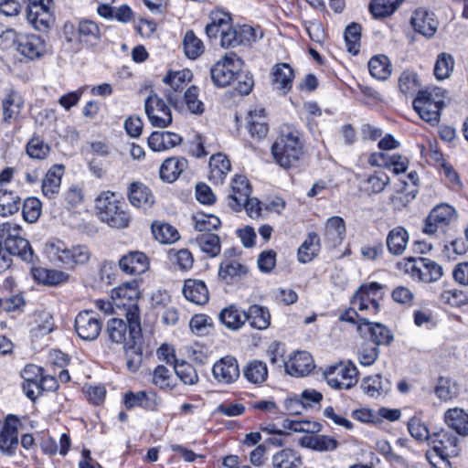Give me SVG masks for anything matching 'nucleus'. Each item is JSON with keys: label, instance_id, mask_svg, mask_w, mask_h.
<instances>
[{"label": "nucleus", "instance_id": "f257e3e1", "mask_svg": "<svg viewBox=\"0 0 468 468\" xmlns=\"http://www.w3.org/2000/svg\"><path fill=\"white\" fill-rule=\"evenodd\" d=\"M271 154L282 167L294 166L303 154L299 132L289 125L282 126L280 137L271 146Z\"/></svg>", "mask_w": 468, "mask_h": 468}, {"label": "nucleus", "instance_id": "f03ea898", "mask_svg": "<svg viewBox=\"0 0 468 468\" xmlns=\"http://www.w3.org/2000/svg\"><path fill=\"white\" fill-rule=\"evenodd\" d=\"M45 252L55 264L62 265L69 270H74L79 265L87 264L91 257V252L84 245H76L68 248L59 239L49 240L45 245Z\"/></svg>", "mask_w": 468, "mask_h": 468}, {"label": "nucleus", "instance_id": "7ed1b4c3", "mask_svg": "<svg viewBox=\"0 0 468 468\" xmlns=\"http://www.w3.org/2000/svg\"><path fill=\"white\" fill-rule=\"evenodd\" d=\"M96 210L99 218L111 228L124 229L130 224L131 216L125 203L113 192H102L96 198Z\"/></svg>", "mask_w": 468, "mask_h": 468}, {"label": "nucleus", "instance_id": "20e7f679", "mask_svg": "<svg viewBox=\"0 0 468 468\" xmlns=\"http://www.w3.org/2000/svg\"><path fill=\"white\" fill-rule=\"evenodd\" d=\"M444 93L441 88H427L419 91L413 101V108L420 117L431 124H437L440 121V113L444 106Z\"/></svg>", "mask_w": 468, "mask_h": 468}, {"label": "nucleus", "instance_id": "39448f33", "mask_svg": "<svg viewBox=\"0 0 468 468\" xmlns=\"http://www.w3.org/2000/svg\"><path fill=\"white\" fill-rule=\"evenodd\" d=\"M112 298L117 308L125 311V317L130 321V325L140 324L138 299L139 290L135 283H126L112 291Z\"/></svg>", "mask_w": 468, "mask_h": 468}, {"label": "nucleus", "instance_id": "423d86ee", "mask_svg": "<svg viewBox=\"0 0 468 468\" xmlns=\"http://www.w3.org/2000/svg\"><path fill=\"white\" fill-rule=\"evenodd\" d=\"M243 61L234 52H228L210 69L211 80L218 87L229 85L241 70Z\"/></svg>", "mask_w": 468, "mask_h": 468}, {"label": "nucleus", "instance_id": "0eeeda50", "mask_svg": "<svg viewBox=\"0 0 468 468\" xmlns=\"http://www.w3.org/2000/svg\"><path fill=\"white\" fill-rule=\"evenodd\" d=\"M27 3V19L36 30L47 31L54 22L52 0H24Z\"/></svg>", "mask_w": 468, "mask_h": 468}, {"label": "nucleus", "instance_id": "6e6552de", "mask_svg": "<svg viewBox=\"0 0 468 468\" xmlns=\"http://www.w3.org/2000/svg\"><path fill=\"white\" fill-rule=\"evenodd\" d=\"M358 371L352 362L329 367L324 371L328 385L335 389H349L357 383Z\"/></svg>", "mask_w": 468, "mask_h": 468}, {"label": "nucleus", "instance_id": "1a4fd4ad", "mask_svg": "<svg viewBox=\"0 0 468 468\" xmlns=\"http://www.w3.org/2000/svg\"><path fill=\"white\" fill-rule=\"evenodd\" d=\"M144 111L153 126L165 128L173 122L169 106L157 94H151L145 99Z\"/></svg>", "mask_w": 468, "mask_h": 468}, {"label": "nucleus", "instance_id": "9d476101", "mask_svg": "<svg viewBox=\"0 0 468 468\" xmlns=\"http://www.w3.org/2000/svg\"><path fill=\"white\" fill-rule=\"evenodd\" d=\"M456 218L457 213L453 207L448 204L438 205L426 218L422 231L432 235L439 229L443 230Z\"/></svg>", "mask_w": 468, "mask_h": 468}, {"label": "nucleus", "instance_id": "9b49d317", "mask_svg": "<svg viewBox=\"0 0 468 468\" xmlns=\"http://www.w3.org/2000/svg\"><path fill=\"white\" fill-rule=\"evenodd\" d=\"M190 78L191 72L189 70H180L169 73L164 78V82L170 86V89L165 90V96L174 108H182L183 100L181 91L183 90L186 83L190 80Z\"/></svg>", "mask_w": 468, "mask_h": 468}, {"label": "nucleus", "instance_id": "f8f14e48", "mask_svg": "<svg viewBox=\"0 0 468 468\" xmlns=\"http://www.w3.org/2000/svg\"><path fill=\"white\" fill-rule=\"evenodd\" d=\"M282 430L276 429L275 425H269L265 428H263V431L267 432V434H279V435H290L289 432H286L285 431H292L295 432L303 433L302 437L299 439H318V437H314L313 435H306V434H313L315 432H318L321 429V425L317 422H311V421H297V420H284L282 422ZM319 439H329L326 436H321Z\"/></svg>", "mask_w": 468, "mask_h": 468}, {"label": "nucleus", "instance_id": "ddd939ff", "mask_svg": "<svg viewBox=\"0 0 468 468\" xmlns=\"http://www.w3.org/2000/svg\"><path fill=\"white\" fill-rule=\"evenodd\" d=\"M75 330L83 340H95L101 330V321L93 311L84 310L75 318Z\"/></svg>", "mask_w": 468, "mask_h": 468}, {"label": "nucleus", "instance_id": "4468645a", "mask_svg": "<svg viewBox=\"0 0 468 468\" xmlns=\"http://www.w3.org/2000/svg\"><path fill=\"white\" fill-rule=\"evenodd\" d=\"M14 45L22 56L30 60L41 58L46 52L44 38L35 34L17 36Z\"/></svg>", "mask_w": 468, "mask_h": 468}, {"label": "nucleus", "instance_id": "2eb2a0df", "mask_svg": "<svg viewBox=\"0 0 468 468\" xmlns=\"http://www.w3.org/2000/svg\"><path fill=\"white\" fill-rule=\"evenodd\" d=\"M141 339V325L136 324H134V325H130L128 346L123 349L126 353L127 368L132 372H135L139 368L143 360L142 349L140 346Z\"/></svg>", "mask_w": 468, "mask_h": 468}, {"label": "nucleus", "instance_id": "dca6fc26", "mask_svg": "<svg viewBox=\"0 0 468 468\" xmlns=\"http://www.w3.org/2000/svg\"><path fill=\"white\" fill-rule=\"evenodd\" d=\"M214 378L225 385L235 382L239 377V368L235 357L227 356L218 360L212 367Z\"/></svg>", "mask_w": 468, "mask_h": 468}, {"label": "nucleus", "instance_id": "f3484780", "mask_svg": "<svg viewBox=\"0 0 468 468\" xmlns=\"http://www.w3.org/2000/svg\"><path fill=\"white\" fill-rule=\"evenodd\" d=\"M24 106L22 96L11 90L2 100V123L11 124L18 121Z\"/></svg>", "mask_w": 468, "mask_h": 468}, {"label": "nucleus", "instance_id": "a211bd4d", "mask_svg": "<svg viewBox=\"0 0 468 468\" xmlns=\"http://www.w3.org/2000/svg\"><path fill=\"white\" fill-rule=\"evenodd\" d=\"M431 450L427 451L426 458L433 466L439 464V461L447 463L450 457L457 456L459 449L458 441H433Z\"/></svg>", "mask_w": 468, "mask_h": 468}, {"label": "nucleus", "instance_id": "6ab92c4d", "mask_svg": "<svg viewBox=\"0 0 468 468\" xmlns=\"http://www.w3.org/2000/svg\"><path fill=\"white\" fill-rule=\"evenodd\" d=\"M119 267L127 274L139 275L148 270L149 259L142 251H130L120 259Z\"/></svg>", "mask_w": 468, "mask_h": 468}, {"label": "nucleus", "instance_id": "aec40b11", "mask_svg": "<svg viewBox=\"0 0 468 468\" xmlns=\"http://www.w3.org/2000/svg\"><path fill=\"white\" fill-rule=\"evenodd\" d=\"M249 180L244 176L237 175L231 182V194L229 196V206L235 211L242 209V204L250 195Z\"/></svg>", "mask_w": 468, "mask_h": 468}, {"label": "nucleus", "instance_id": "412c9836", "mask_svg": "<svg viewBox=\"0 0 468 468\" xmlns=\"http://www.w3.org/2000/svg\"><path fill=\"white\" fill-rule=\"evenodd\" d=\"M78 41L88 48L97 47L101 41V32L97 23L83 19L78 25Z\"/></svg>", "mask_w": 468, "mask_h": 468}, {"label": "nucleus", "instance_id": "4be33fe9", "mask_svg": "<svg viewBox=\"0 0 468 468\" xmlns=\"http://www.w3.org/2000/svg\"><path fill=\"white\" fill-rule=\"evenodd\" d=\"M123 402L125 407L130 410L134 407H142L147 410H156L159 399L154 392L139 391L133 393L129 391L125 393Z\"/></svg>", "mask_w": 468, "mask_h": 468}, {"label": "nucleus", "instance_id": "5701e85b", "mask_svg": "<svg viewBox=\"0 0 468 468\" xmlns=\"http://www.w3.org/2000/svg\"><path fill=\"white\" fill-rule=\"evenodd\" d=\"M312 356L306 351L296 352L288 362L285 363V370L288 374L302 377L309 374L314 368Z\"/></svg>", "mask_w": 468, "mask_h": 468}, {"label": "nucleus", "instance_id": "b1692460", "mask_svg": "<svg viewBox=\"0 0 468 468\" xmlns=\"http://www.w3.org/2000/svg\"><path fill=\"white\" fill-rule=\"evenodd\" d=\"M410 22L416 32L428 37H432L438 27V22L434 19L433 14L423 8L414 12Z\"/></svg>", "mask_w": 468, "mask_h": 468}, {"label": "nucleus", "instance_id": "393cba45", "mask_svg": "<svg viewBox=\"0 0 468 468\" xmlns=\"http://www.w3.org/2000/svg\"><path fill=\"white\" fill-rule=\"evenodd\" d=\"M346 225L342 218L334 216L327 219L324 227V240L329 247L339 246L345 238Z\"/></svg>", "mask_w": 468, "mask_h": 468}, {"label": "nucleus", "instance_id": "a878e982", "mask_svg": "<svg viewBox=\"0 0 468 468\" xmlns=\"http://www.w3.org/2000/svg\"><path fill=\"white\" fill-rule=\"evenodd\" d=\"M294 78L293 69L287 63H278L273 66L271 70V82L275 89L283 93L292 89Z\"/></svg>", "mask_w": 468, "mask_h": 468}, {"label": "nucleus", "instance_id": "bb28decb", "mask_svg": "<svg viewBox=\"0 0 468 468\" xmlns=\"http://www.w3.org/2000/svg\"><path fill=\"white\" fill-rule=\"evenodd\" d=\"M182 142V137L172 132L155 131L148 138V145L154 152H161L173 148Z\"/></svg>", "mask_w": 468, "mask_h": 468}, {"label": "nucleus", "instance_id": "cd10ccee", "mask_svg": "<svg viewBox=\"0 0 468 468\" xmlns=\"http://www.w3.org/2000/svg\"><path fill=\"white\" fill-rule=\"evenodd\" d=\"M364 324H359L358 331L362 334L363 328L367 327L371 336L372 344H376L377 347L379 345H389L393 340V335L390 330L382 324L371 323L367 319H363Z\"/></svg>", "mask_w": 468, "mask_h": 468}, {"label": "nucleus", "instance_id": "c85d7f7f", "mask_svg": "<svg viewBox=\"0 0 468 468\" xmlns=\"http://www.w3.org/2000/svg\"><path fill=\"white\" fill-rule=\"evenodd\" d=\"M32 275L35 281L49 286H58L67 282L69 279V274L63 271L42 267L32 268Z\"/></svg>", "mask_w": 468, "mask_h": 468}, {"label": "nucleus", "instance_id": "c756f323", "mask_svg": "<svg viewBox=\"0 0 468 468\" xmlns=\"http://www.w3.org/2000/svg\"><path fill=\"white\" fill-rule=\"evenodd\" d=\"M183 293L188 301L199 305L207 303L209 299L207 285L199 280H186L184 283Z\"/></svg>", "mask_w": 468, "mask_h": 468}, {"label": "nucleus", "instance_id": "7c9ffc66", "mask_svg": "<svg viewBox=\"0 0 468 468\" xmlns=\"http://www.w3.org/2000/svg\"><path fill=\"white\" fill-rule=\"evenodd\" d=\"M218 319L228 329L236 331L244 325L248 316H246V311H242L236 305L231 304L220 311Z\"/></svg>", "mask_w": 468, "mask_h": 468}, {"label": "nucleus", "instance_id": "2f4dec72", "mask_svg": "<svg viewBox=\"0 0 468 468\" xmlns=\"http://www.w3.org/2000/svg\"><path fill=\"white\" fill-rule=\"evenodd\" d=\"M112 318L107 324V334L112 343L121 344L122 347L128 346L130 334V321Z\"/></svg>", "mask_w": 468, "mask_h": 468}, {"label": "nucleus", "instance_id": "473e14b6", "mask_svg": "<svg viewBox=\"0 0 468 468\" xmlns=\"http://www.w3.org/2000/svg\"><path fill=\"white\" fill-rule=\"evenodd\" d=\"M5 250L7 255L10 257L11 255H16L21 260L31 262L33 261L34 253L33 250L28 242L24 238H16V239H5V246L3 247Z\"/></svg>", "mask_w": 468, "mask_h": 468}, {"label": "nucleus", "instance_id": "72a5a7b5", "mask_svg": "<svg viewBox=\"0 0 468 468\" xmlns=\"http://www.w3.org/2000/svg\"><path fill=\"white\" fill-rule=\"evenodd\" d=\"M128 198L136 207L147 208L154 204V197L150 189L142 183H133L129 187Z\"/></svg>", "mask_w": 468, "mask_h": 468}, {"label": "nucleus", "instance_id": "f704fd0d", "mask_svg": "<svg viewBox=\"0 0 468 468\" xmlns=\"http://www.w3.org/2000/svg\"><path fill=\"white\" fill-rule=\"evenodd\" d=\"M409 234L403 227H396L392 229L386 239L388 251L395 256L401 255L408 244Z\"/></svg>", "mask_w": 468, "mask_h": 468}, {"label": "nucleus", "instance_id": "c9c22d12", "mask_svg": "<svg viewBox=\"0 0 468 468\" xmlns=\"http://www.w3.org/2000/svg\"><path fill=\"white\" fill-rule=\"evenodd\" d=\"M187 161L185 158H166L160 167V177L166 182H174L186 169Z\"/></svg>", "mask_w": 468, "mask_h": 468}, {"label": "nucleus", "instance_id": "e433bc0d", "mask_svg": "<svg viewBox=\"0 0 468 468\" xmlns=\"http://www.w3.org/2000/svg\"><path fill=\"white\" fill-rule=\"evenodd\" d=\"M447 425L461 436H468V414L462 409H450L444 415Z\"/></svg>", "mask_w": 468, "mask_h": 468}, {"label": "nucleus", "instance_id": "4c0bfd02", "mask_svg": "<svg viewBox=\"0 0 468 468\" xmlns=\"http://www.w3.org/2000/svg\"><path fill=\"white\" fill-rule=\"evenodd\" d=\"M248 272L247 267L235 259H225L221 261L218 276L226 282H231L235 278H240Z\"/></svg>", "mask_w": 468, "mask_h": 468}, {"label": "nucleus", "instance_id": "58836bf2", "mask_svg": "<svg viewBox=\"0 0 468 468\" xmlns=\"http://www.w3.org/2000/svg\"><path fill=\"white\" fill-rule=\"evenodd\" d=\"M247 322L252 328L264 330L271 324V314L268 308L258 304L250 306L246 312Z\"/></svg>", "mask_w": 468, "mask_h": 468}, {"label": "nucleus", "instance_id": "ea45409f", "mask_svg": "<svg viewBox=\"0 0 468 468\" xmlns=\"http://www.w3.org/2000/svg\"><path fill=\"white\" fill-rule=\"evenodd\" d=\"M323 396L320 392L311 389L304 390L299 398L291 399L287 402V408L292 410V413L300 414L301 411L298 407L303 409L311 408L314 404H319L322 400Z\"/></svg>", "mask_w": 468, "mask_h": 468}, {"label": "nucleus", "instance_id": "a19ab883", "mask_svg": "<svg viewBox=\"0 0 468 468\" xmlns=\"http://www.w3.org/2000/svg\"><path fill=\"white\" fill-rule=\"evenodd\" d=\"M320 250V238L314 233H309L306 239L298 249V260L302 263L313 261Z\"/></svg>", "mask_w": 468, "mask_h": 468}, {"label": "nucleus", "instance_id": "79ce46f5", "mask_svg": "<svg viewBox=\"0 0 468 468\" xmlns=\"http://www.w3.org/2000/svg\"><path fill=\"white\" fill-rule=\"evenodd\" d=\"M274 468H298L302 465L301 455L292 449L286 448L272 457Z\"/></svg>", "mask_w": 468, "mask_h": 468}, {"label": "nucleus", "instance_id": "37998d69", "mask_svg": "<svg viewBox=\"0 0 468 468\" xmlns=\"http://www.w3.org/2000/svg\"><path fill=\"white\" fill-rule=\"evenodd\" d=\"M361 387L365 393L370 397H378L387 394L390 389V382L388 379L382 380L381 375L365 378Z\"/></svg>", "mask_w": 468, "mask_h": 468}, {"label": "nucleus", "instance_id": "c03bdc74", "mask_svg": "<svg viewBox=\"0 0 468 468\" xmlns=\"http://www.w3.org/2000/svg\"><path fill=\"white\" fill-rule=\"evenodd\" d=\"M62 176V166L54 165L51 167L42 181V192L44 196L52 197L60 187Z\"/></svg>", "mask_w": 468, "mask_h": 468}, {"label": "nucleus", "instance_id": "a18cd8bd", "mask_svg": "<svg viewBox=\"0 0 468 468\" xmlns=\"http://www.w3.org/2000/svg\"><path fill=\"white\" fill-rule=\"evenodd\" d=\"M210 177L217 182H222L230 171V161L222 154H213L209 160Z\"/></svg>", "mask_w": 468, "mask_h": 468}, {"label": "nucleus", "instance_id": "49530a36", "mask_svg": "<svg viewBox=\"0 0 468 468\" xmlns=\"http://www.w3.org/2000/svg\"><path fill=\"white\" fill-rule=\"evenodd\" d=\"M243 375L250 383L261 384L267 379V365L260 360H252L244 367Z\"/></svg>", "mask_w": 468, "mask_h": 468}, {"label": "nucleus", "instance_id": "de8ad7c7", "mask_svg": "<svg viewBox=\"0 0 468 468\" xmlns=\"http://www.w3.org/2000/svg\"><path fill=\"white\" fill-rule=\"evenodd\" d=\"M21 198L14 192L0 189V214L7 217L16 214L20 208Z\"/></svg>", "mask_w": 468, "mask_h": 468}, {"label": "nucleus", "instance_id": "09e8293b", "mask_svg": "<svg viewBox=\"0 0 468 468\" xmlns=\"http://www.w3.org/2000/svg\"><path fill=\"white\" fill-rule=\"evenodd\" d=\"M196 243L203 252L210 257H215L220 252V240L217 234L211 232L200 233L196 238Z\"/></svg>", "mask_w": 468, "mask_h": 468}, {"label": "nucleus", "instance_id": "8fccbe9b", "mask_svg": "<svg viewBox=\"0 0 468 468\" xmlns=\"http://www.w3.org/2000/svg\"><path fill=\"white\" fill-rule=\"evenodd\" d=\"M152 232L161 243H174L180 238L177 229L168 223L153 222Z\"/></svg>", "mask_w": 468, "mask_h": 468}, {"label": "nucleus", "instance_id": "3c124183", "mask_svg": "<svg viewBox=\"0 0 468 468\" xmlns=\"http://www.w3.org/2000/svg\"><path fill=\"white\" fill-rule=\"evenodd\" d=\"M419 265L421 267L420 281L424 282H433L442 276V268L441 265L426 258H419Z\"/></svg>", "mask_w": 468, "mask_h": 468}, {"label": "nucleus", "instance_id": "603ef678", "mask_svg": "<svg viewBox=\"0 0 468 468\" xmlns=\"http://www.w3.org/2000/svg\"><path fill=\"white\" fill-rule=\"evenodd\" d=\"M403 0H372L369 10L375 18H383L392 15Z\"/></svg>", "mask_w": 468, "mask_h": 468}, {"label": "nucleus", "instance_id": "864d4df0", "mask_svg": "<svg viewBox=\"0 0 468 468\" xmlns=\"http://www.w3.org/2000/svg\"><path fill=\"white\" fill-rule=\"evenodd\" d=\"M368 69L370 74L378 80H387L391 73L389 59L385 55L373 57L368 62Z\"/></svg>", "mask_w": 468, "mask_h": 468}, {"label": "nucleus", "instance_id": "5fc2aeb1", "mask_svg": "<svg viewBox=\"0 0 468 468\" xmlns=\"http://www.w3.org/2000/svg\"><path fill=\"white\" fill-rule=\"evenodd\" d=\"M183 47L185 54L191 59L198 58L205 49L203 42L194 34L192 30L186 33Z\"/></svg>", "mask_w": 468, "mask_h": 468}, {"label": "nucleus", "instance_id": "6e6d98bb", "mask_svg": "<svg viewBox=\"0 0 468 468\" xmlns=\"http://www.w3.org/2000/svg\"><path fill=\"white\" fill-rule=\"evenodd\" d=\"M26 151L33 159H45L50 152V146L40 136L35 135L27 144Z\"/></svg>", "mask_w": 468, "mask_h": 468}, {"label": "nucleus", "instance_id": "4d7b16f0", "mask_svg": "<svg viewBox=\"0 0 468 468\" xmlns=\"http://www.w3.org/2000/svg\"><path fill=\"white\" fill-rule=\"evenodd\" d=\"M454 59L452 55L442 52L436 59L434 75L438 80H445L450 77L453 70Z\"/></svg>", "mask_w": 468, "mask_h": 468}, {"label": "nucleus", "instance_id": "13d9d810", "mask_svg": "<svg viewBox=\"0 0 468 468\" xmlns=\"http://www.w3.org/2000/svg\"><path fill=\"white\" fill-rule=\"evenodd\" d=\"M173 367L175 373L184 384L195 385L198 382L197 370L191 364L186 361H177Z\"/></svg>", "mask_w": 468, "mask_h": 468}, {"label": "nucleus", "instance_id": "bf43d9fd", "mask_svg": "<svg viewBox=\"0 0 468 468\" xmlns=\"http://www.w3.org/2000/svg\"><path fill=\"white\" fill-rule=\"evenodd\" d=\"M361 37V27L359 24L352 23L348 25L345 31V41L346 49L349 53L356 55L359 51V42Z\"/></svg>", "mask_w": 468, "mask_h": 468}, {"label": "nucleus", "instance_id": "052dcab7", "mask_svg": "<svg viewBox=\"0 0 468 468\" xmlns=\"http://www.w3.org/2000/svg\"><path fill=\"white\" fill-rule=\"evenodd\" d=\"M23 429V424L16 415L6 416L5 422H1L0 439H17L18 431Z\"/></svg>", "mask_w": 468, "mask_h": 468}, {"label": "nucleus", "instance_id": "680f3d73", "mask_svg": "<svg viewBox=\"0 0 468 468\" xmlns=\"http://www.w3.org/2000/svg\"><path fill=\"white\" fill-rule=\"evenodd\" d=\"M170 261L178 266L182 271H188L192 268L194 258L191 252L186 249L176 250L171 249L168 253Z\"/></svg>", "mask_w": 468, "mask_h": 468}, {"label": "nucleus", "instance_id": "e2e57ef3", "mask_svg": "<svg viewBox=\"0 0 468 468\" xmlns=\"http://www.w3.org/2000/svg\"><path fill=\"white\" fill-rule=\"evenodd\" d=\"M358 360L363 366H371L375 363L379 356L378 347L376 344L365 341L358 349Z\"/></svg>", "mask_w": 468, "mask_h": 468}, {"label": "nucleus", "instance_id": "0e129e2a", "mask_svg": "<svg viewBox=\"0 0 468 468\" xmlns=\"http://www.w3.org/2000/svg\"><path fill=\"white\" fill-rule=\"evenodd\" d=\"M23 218L27 222H36L41 214V202L36 197H27L22 206Z\"/></svg>", "mask_w": 468, "mask_h": 468}, {"label": "nucleus", "instance_id": "69168bd1", "mask_svg": "<svg viewBox=\"0 0 468 468\" xmlns=\"http://www.w3.org/2000/svg\"><path fill=\"white\" fill-rule=\"evenodd\" d=\"M183 104L186 103L187 109L195 114H200L204 112V104L198 100V89L196 86L189 87L182 97Z\"/></svg>", "mask_w": 468, "mask_h": 468}, {"label": "nucleus", "instance_id": "338daca9", "mask_svg": "<svg viewBox=\"0 0 468 468\" xmlns=\"http://www.w3.org/2000/svg\"><path fill=\"white\" fill-rule=\"evenodd\" d=\"M195 221V228L200 232H210L217 229L220 226V220L214 215L197 214L193 218Z\"/></svg>", "mask_w": 468, "mask_h": 468}, {"label": "nucleus", "instance_id": "774afa93", "mask_svg": "<svg viewBox=\"0 0 468 468\" xmlns=\"http://www.w3.org/2000/svg\"><path fill=\"white\" fill-rule=\"evenodd\" d=\"M153 383L161 389H171L173 384L170 370L163 365L157 366L153 373Z\"/></svg>", "mask_w": 468, "mask_h": 468}]
</instances>
